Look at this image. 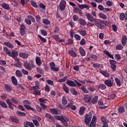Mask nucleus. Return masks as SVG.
<instances>
[{
	"label": "nucleus",
	"instance_id": "53",
	"mask_svg": "<svg viewBox=\"0 0 127 127\" xmlns=\"http://www.w3.org/2000/svg\"><path fill=\"white\" fill-rule=\"evenodd\" d=\"M39 37L41 40V41H42V42H43L44 43H45L46 42V41H47V40L45 38H43V37H42L41 36L39 35Z\"/></svg>",
	"mask_w": 127,
	"mask_h": 127
},
{
	"label": "nucleus",
	"instance_id": "33",
	"mask_svg": "<svg viewBox=\"0 0 127 127\" xmlns=\"http://www.w3.org/2000/svg\"><path fill=\"white\" fill-rule=\"evenodd\" d=\"M43 23L46 25H48L50 23V21L47 18H44L43 19Z\"/></svg>",
	"mask_w": 127,
	"mask_h": 127
},
{
	"label": "nucleus",
	"instance_id": "61",
	"mask_svg": "<svg viewBox=\"0 0 127 127\" xmlns=\"http://www.w3.org/2000/svg\"><path fill=\"white\" fill-rule=\"evenodd\" d=\"M45 91L48 93H49V92H50V86H49L48 85H46L45 88Z\"/></svg>",
	"mask_w": 127,
	"mask_h": 127
},
{
	"label": "nucleus",
	"instance_id": "38",
	"mask_svg": "<svg viewBox=\"0 0 127 127\" xmlns=\"http://www.w3.org/2000/svg\"><path fill=\"white\" fill-rule=\"evenodd\" d=\"M70 107H71V110H72L73 111H75V110H76V106L75 105H72V104H68L66 108H70Z\"/></svg>",
	"mask_w": 127,
	"mask_h": 127
},
{
	"label": "nucleus",
	"instance_id": "64",
	"mask_svg": "<svg viewBox=\"0 0 127 127\" xmlns=\"http://www.w3.org/2000/svg\"><path fill=\"white\" fill-rule=\"evenodd\" d=\"M85 44H86V40L82 39L80 41V45H85Z\"/></svg>",
	"mask_w": 127,
	"mask_h": 127
},
{
	"label": "nucleus",
	"instance_id": "44",
	"mask_svg": "<svg viewBox=\"0 0 127 127\" xmlns=\"http://www.w3.org/2000/svg\"><path fill=\"white\" fill-rule=\"evenodd\" d=\"M104 54H105L106 55H107V56H108L109 57H110V58H112V59H114V56L111 55L109 52L107 51H104Z\"/></svg>",
	"mask_w": 127,
	"mask_h": 127
},
{
	"label": "nucleus",
	"instance_id": "51",
	"mask_svg": "<svg viewBox=\"0 0 127 127\" xmlns=\"http://www.w3.org/2000/svg\"><path fill=\"white\" fill-rule=\"evenodd\" d=\"M98 88L101 90H105V89L107 88V86H106L105 84H100L99 85Z\"/></svg>",
	"mask_w": 127,
	"mask_h": 127
},
{
	"label": "nucleus",
	"instance_id": "27",
	"mask_svg": "<svg viewBox=\"0 0 127 127\" xmlns=\"http://www.w3.org/2000/svg\"><path fill=\"white\" fill-rule=\"evenodd\" d=\"M120 20H127V19L126 17V15H125V13H121L120 15Z\"/></svg>",
	"mask_w": 127,
	"mask_h": 127
},
{
	"label": "nucleus",
	"instance_id": "48",
	"mask_svg": "<svg viewBox=\"0 0 127 127\" xmlns=\"http://www.w3.org/2000/svg\"><path fill=\"white\" fill-rule=\"evenodd\" d=\"M113 4H114V2H113L111 0H108L106 2V5H107V6H113Z\"/></svg>",
	"mask_w": 127,
	"mask_h": 127
},
{
	"label": "nucleus",
	"instance_id": "10",
	"mask_svg": "<svg viewBox=\"0 0 127 127\" xmlns=\"http://www.w3.org/2000/svg\"><path fill=\"white\" fill-rule=\"evenodd\" d=\"M53 38L55 39L56 41H58V42H64V41H65L64 39H60V38L59 37V35H53Z\"/></svg>",
	"mask_w": 127,
	"mask_h": 127
},
{
	"label": "nucleus",
	"instance_id": "62",
	"mask_svg": "<svg viewBox=\"0 0 127 127\" xmlns=\"http://www.w3.org/2000/svg\"><path fill=\"white\" fill-rule=\"evenodd\" d=\"M92 65L94 68H100L101 66V64L98 63H93Z\"/></svg>",
	"mask_w": 127,
	"mask_h": 127
},
{
	"label": "nucleus",
	"instance_id": "19",
	"mask_svg": "<svg viewBox=\"0 0 127 127\" xmlns=\"http://www.w3.org/2000/svg\"><path fill=\"white\" fill-rule=\"evenodd\" d=\"M36 63L38 66H41V65L42 64L41 59L39 57H37L36 58Z\"/></svg>",
	"mask_w": 127,
	"mask_h": 127
},
{
	"label": "nucleus",
	"instance_id": "22",
	"mask_svg": "<svg viewBox=\"0 0 127 127\" xmlns=\"http://www.w3.org/2000/svg\"><path fill=\"white\" fill-rule=\"evenodd\" d=\"M98 99V96H95L91 100L92 104H97Z\"/></svg>",
	"mask_w": 127,
	"mask_h": 127
},
{
	"label": "nucleus",
	"instance_id": "16",
	"mask_svg": "<svg viewBox=\"0 0 127 127\" xmlns=\"http://www.w3.org/2000/svg\"><path fill=\"white\" fill-rule=\"evenodd\" d=\"M4 45H5V46H7V47H8V48H10L11 49H12V48H13L14 47L13 45H12V44H11L9 42H4Z\"/></svg>",
	"mask_w": 127,
	"mask_h": 127
},
{
	"label": "nucleus",
	"instance_id": "18",
	"mask_svg": "<svg viewBox=\"0 0 127 127\" xmlns=\"http://www.w3.org/2000/svg\"><path fill=\"white\" fill-rule=\"evenodd\" d=\"M77 32H78L81 36H86V35H87V32H86L85 30H77Z\"/></svg>",
	"mask_w": 127,
	"mask_h": 127
},
{
	"label": "nucleus",
	"instance_id": "26",
	"mask_svg": "<svg viewBox=\"0 0 127 127\" xmlns=\"http://www.w3.org/2000/svg\"><path fill=\"white\" fill-rule=\"evenodd\" d=\"M101 120L102 124H109V121L107 120L105 117L102 116Z\"/></svg>",
	"mask_w": 127,
	"mask_h": 127
},
{
	"label": "nucleus",
	"instance_id": "56",
	"mask_svg": "<svg viewBox=\"0 0 127 127\" xmlns=\"http://www.w3.org/2000/svg\"><path fill=\"white\" fill-rule=\"evenodd\" d=\"M12 122H13V123H15V124H17L18 123V120H17V118L16 117H12L11 118Z\"/></svg>",
	"mask_w": 127,
	"mask_h": 127
},
{
	"label": "nucleus",
	"instance_id": "17",
	"mask_svg": "<svg viewBox=\"0 0 127 127\" xmlns=\"http://www.w3.org/2000/svg\"><path fill=\"white\" fill-rule=\"evenodd\" d=\"M127 36L126 35H124L122 37V45L125 46V45H126V44H127Z\"/></svg>",
	"mask_w": 127,
	"mask_h": 127
},
{
	"label": "nucleus",
	"instance_id": "52",
	"mask_svg": "<svg viewBox=\"0 0 127 127\" xmlns=\"http://www.w3.org/2000/svg\"><path fill=\"white\" fill-rule=\"evenodd\" d=\"M118 111L119 113H121V114H123L124 112H125V108L123 106H121L119 108Z\"/></svg>",
	"mask_w": 127,
	"mask_h": 127
},
{
	"label": "nucleus",
	"instance_id": "3",
	"mask_svg": "<svg viewBox=\"0 0 127 127\" xmlns=\"http://www.w3.org/2000/svg\"><path fill=\"white\" fill-rule=\"evenodd\" d=\"M24 66H25L27 70H31L32 68H35L34 62H33V60H30L28 62H24Z\"/></svg>",
	"mask_w": 127,
	"mask_h": 127
},
{
	"label": "nucleus",
	"instance_id": "8",
	"mask_svg": "<svg viewBox=\"0 0 127 127\" xmlns=\"http://www.w3.org/2000/svg\"><path fill=\"white\" fill-rule=\"evenodd\" d=\"M9 57H12V58H16L18 56V52L15 50H12L9 54Z\"/></svg>",
	"mask_w": 127,
	"mask_h": 127
},
{
	"label": "nucleus",
	"instance_id": "54",
	"mask_svg": "<svg viewBox=\"0 0 127 127\" xmlns=\"http://www.w3.org/2000/svg\"><path fill=\"white\" fill-rule=\"evenodd\" d=\"M84 101L85 103H89L90 101H91V97L90 96H86L84 98Z\"/></svg>",
	"mask_w": 127,
	"mask_h": 127
},
{
	"label": "nucleus",
	"instance_id": "28",
	"mask_svg": "<svg viewBox=\"0 0 127 127\" xmlns=\"http://www.w3.org/2000/svg\"><path fill=\"white\" fill-rule=\"evenodd\" d=\"M63 89L66 94H69V88H68L65 84L63 85Z\"/></svg>",
	"mask_w": 127,
	"mask_h": 127
},
{
	"label": "nucleus",
	"instance_id": "4",
	"mask_svg": "<svg viewBox=\"0 0 127 127\" xmlns=\"http://www.w3.org/2000/svg\"><path fill=\"white\" fill-rule=\"evenodd\" d=\"M39 101L40 102V105L41 106V108L43 110H45V109H47V106L45 105L44 104H46L47 102H48V100L47 99H44V98H41L39 99Z\"/></svg>",
	"mask_w": 127,
	"mask_h": 127
},
{
	"label": "nucleus",
	"instance_id": "43",
	"mask_svg": "<svg viewBox=\"0 0 127 127\" xmlns=\"http://www.w3.org/2000/svg\"><path fill=\"white\" fill-rule=\"evenodd\" d=\"M3 49H4V52L6 54H7V55H8V56H9V54H10V50H9V49H8V48H7L6 47H4Z\"/></svg>",
	"mask_w": 127,
	"mask_h": 127
},
{
	"label": "nucleus",
	"instance_id": "50",
	"mask_svg": "<svg viewBox=\"0 0 127 127\" xmlns=\"http://www.w3.org/2000/svg\"><path fill=\"white\" fill-rule=\"evenodd\" d=\"M46 82L49 85H50L51 86H53V85H54V82L50 79H47Z\"/></svg>",
	"mask_w": 127,
	"mask_h": 127
},
{
	"label": "nucleus",
	"instance_id": "39",
	"mask_svg": "<svg viewBox=\"0 0 127 127\" xmlns=\"http://www.w3.org/2000/svg\"><path fill=\"white\" fill-rule=\"evenodd\" d=\"M70 92L72 95H77V91H76V89H75V88H70Z\"/></svg>",
	"mask_w": 127,
	"mask_h": 127
},
{
	"label": "nucleus",
	"instance_id": "40",
	"mask_svg": "<svg viewBox=\"0 0 127 127\" xmlns=\"http://www.w3.org/2000/svg\"><path fill=\"white\" fill-rule=\"evenodd\" d=\"M16 115H17L19 117H25L26 114L23 112H20V111H17L16 112Z\"/></svg>",
	"mask_w": 127,
	"mask_h": 127
},
{
	"label": "nucleus",
	"instance_id": "46",
	"mask_svg": "<svg viewBox=\"0 0 127 127\" xmlns=\"http://www.w3.org/2000/svg\"><path fill=\"white\" fill-rule=\"evenodd\" d=\"M46 118L48 120H53V116L48 113L46 114Z\"/></svg>",
	"mask_w": 127,
	"mask_h": 127
},
{
	"label": "nucleus",
	"instance_id": "59",
	"mask_svg": "<svg viewBox=\"0 0 127 127\" xmlns=\"http://www.w3.org/2000/svg\"><path fill=\"white\" fill-rule=\"evenodd\" d=\"M33 124H34V125L36 127H39V125H40L39 122H38V121L37 120H33Z\"/></svg>",
	"mask_w": 127,
	"mask_h": 127
},
{
	"label": "nucleus",
	"instance_id": "14",
	"mask_svg": "<svg viewBox=\"0 0 127 127\" xmlns=\"http://www.w3.org/2000/svg\"><path fill=\"white\" fill-rule=\"evenodd\" d=\"M68 55L71 57H77V53L73 50H69L68 51Z\"/></svg>",
	"mask_w": 127,
	"mask_h": 127
},
{
	"label": "nucleus",
	"instance_id": "31",
	"mask_svg": "<svg viewBox=\"0 0 127 127\" xmlns=\"http://www.w3.org/2000/svg\"><path fill=\"white\" fill-rule=\"evenodd\" d=\"M30 2L31 5H32V6H33L34 7H35V8H37V7H38V5H37V3L34 0H31L30 1Z\"/></svg>",
	"mask_w": 127,
	"mask_h": 127
},
{
	"label": "nucleus",
	"instance_id": "11",
	"mask_svg": "<svg viewBox=\"0 0 127 127\" xmlns=\"http://www.w3.org/2000/svg\"><path fill=\"white\" fill-rule=\"evenodd\" d=\"M104 84L108 87H113V81L112 80L108 79L105 81Z\"/></svg>",
	"mask_w": 127,
	"mask_h": 127
},
{
	"label": "nucleus",
	"instance_id": "57",
	"mask_svg": "<svg viewBox=\"0 0 127 127\" xmlns=\"http://www.w3.org/2000/svg\"><path fill=\"white\" fill-rule=\"evenodd\" d=\"M115 97H116V95L115 94H110L108 96V100H114L115 99Z\"/></svg>",
	"mask_w": 127,
	"mask_h": 127
},
{
	"label": "nucleus",
	"instance_id": "41",
	"mask_svg": "<svg viewBox=\"0 0 127 127\" xmlns=\"http://www.w3.org/2000/svg\"><path fill=\"white\" fill-rule=\"evenodd\" d=\"M0 106L2 108H5V109H7V105L4 102L0 101Z\"/></svg>",
	"mask_w": 127,
	"mask_h": 127
},
{
	"label": "nucleus",
	"instance_id": "45",
	"mask_svg": "<svg viewBox=\"0 0 127 127\" xmlns=\"http://www.w3.org/2000/svg\"><path fill=\"white\" fill-rule=\"evenodd\" d=\"M100 73L103 75L105 77H109L110 76V74L108 72H107L106 71H104L103 70L100 71Z\"/></svg>",
	"mask_w": 127,
	"mask_h": 127
},
{
	"label": "nucleus",
	"instance_id": "7",
	"mask_svg": "<svg viewBox=\"0 0 127 127\" xmlns=\"http://www.w3.org/2000/svg\"><path fill=\"white\" fill-rule=\"evenodd\" d=\"M60 9L63 11L65 10V8H66V1L65 0H62L60 2L59 4Z\"/></svg>",
	"mask_w": 127,
	"mask_h": 127
},
{
	"label": "nucleus",
	"instance_id": "5",
	"mask_svg": "<svg viewBox=\"0 0 127 127\" xmlns=\"http://www.w3.org/2000/svg\"><path fill=\"white\" fill-rule=\"evenodd\" d=\"M92 117L93 116L91 114H86L85 115L84 123L86 126H89V124H90Z\"/></svg>",
	"mask_w": 127,
	"mask_h": 127
},
{
	"label": "nucleus",
	"instance_id": "1",
	"mask_svg": "<svg viewBox=\"0 0 127 127\" xmlns=\"http://www.w3.org/2000/svg\"><path fill=\"white\" fill-rule=\"evenodd\" d=\"M85 16L89 21H90V22H94L96 26L98 27V28H100V29H103L107 26L106 23H105L104 21H100V20L95 19L92 14L89 13H86L85 14Z\"/></svg>",
	"mask_w": 127,
	"mask_h": 127
},
{
	"label": "nucleus",
	"instance_id": "20",
	"mask_svg": "<svg viewBox=\"0 0 127 127\" xmlns=\"http://www.w3.org/2000/svg\"><path fill=\"white\" fill-rule=\"evenodd\" d=\"M79 51L80 54L82 56H85V55H86V52H85V50H84V49L82 47H79Z\"/></svg>",
	"mask_w": 127,
	"mask_h": 127
},
{
	"label": "nucleus",
	"instance_id": "55",
	"mask_svg": "<svg viewBox=\"0 0 127 127\" xmlns=\"http://www.w3.org/2000/svg\"><path fill=\"white\" fill-rule=\"evenodd\" d=\"M67 78H68L67 76H65L63 78L59 79L58 82H59L60 83H62V82H65V81H66V80H67Z\"/></svg>",
	"mask_w": 127,
	"mask_h": 127
},
{
	"label": "nucleus",
	"instance_id": "37",
	"mask_svg": "<svg viewBox=\"0 0 127 127\" xmlns=\"http://www.w3.org/2000/svg\"><path fill=\"white\" fill-rule=\"evenodd\" d=\"M99 16L100 18H102L103 19H107V15L103 13H99Z\"/></svg>",
	"mask_w": 127,
	"mask_h": 127
},
{
	"label": "nucleus",
	"instance_id": "35",
	"mask_svg": "<svg viewBox=\"0 0 127 127\" xmlns=\"http://www.w3.org/2000/svg\"><path fill=\"white\" fill-rule=\"evenodd\" d=\"M27 19H29V20H31L32 22H35V18L32 15H28Z\"/></svg>",
	"mask_w": 127,
	"mask_h": 127
},
{
	"label": "nucleus",
	"instance_id": "12",
	"mask_svg": "<svg viewBox=\"0 0 127 127\" xmlns=\"http://www.w3.org/2000/svg\"><path fill=\"white\" fill-rule=\"evenodd\" d=\"M66 84L70 87H76V83H75L74 81L70 80L69 79H67L66 80Z\"/></svg>",
	"mask_w": 127,
	"mask_h": 127
},
{
	"label": "nucleus",
	"instance_id": "13",
	"mask_svg": "<svg viewBox=\"0 0 127 127\" xmlns=\"http://www.w3.org/2000/svg\"><path fill=\"white\" fill-rule=\"evenodd\" d=\"M19 55L20 57L23 59H27V58H28V54L26 53H20Z\"/></svg>",
	"mask_w": 127,
	"mask_h": 127
},
{
	"label": "nucleus",
	"instance_id": "63",
	"mask_svg": "<svg viewBox=\"0 0 127 127\" xmlns=\"http://www.w3.org/2000/svg\"><path fill=\"white\" fill-rule=\"evenodd\" d=\"M11 102L13 103H14L15 104H18V101L16 98H15L14 97H13L11 99Z\"/></svg>",
	"mask_w": 127,
	"mask_h": 127
},
{
	"label": "nucleus",
	"instance_id": "60",
	"mask_svg": "<svg viewBox=\"0 0 127 127\" xmlns=\"http://www.w3.org/2000/svg\"><path fill=\"white\" fill-rule=\"evenodd\" d=\"M26 125H27V126H28L29 127H34V124H33L32 122H29L28 121H27L26 122Z\"/></svg>",
	"mask_w": 127,
	"mask_h": 127
},
{
	"label": "nucleus",
	"instance_id": "2",
	"mask_svg": "<svg viewBox=\"0 0 127 127\" xmlns=\"http://www.w3.org/2000/svg\"><path fill=\"white\" fill-rule=\"evenodd\" d=\"M54 117L56 120L60 121L64 126L68 127V124L67 123L68 120L65 116H55Z\"/></svg>",
	"mask_w": 127,
	"mask_h": 127
},
{
	"label": "nucleus",
	"instance_id": "6",
	"mask_svg": "<svg viewBox=\"0 0 127 127\" xmlns=\"http://www.w3.org/2000/svg\"><path fill=\"white\" fill-rule=\"evenodd\" d=\"M23 103L24 104V106L25 107V109L30 111H35L33 108L29 106V105H31V103L30 102V101L28 100H24Z\"/></svg>",
	"mask_w": 127,
	"mask_h": 127
},
{
	"label": "nucleus",
	"instance_id": "58",
	"mask_svg": "<svg viewBox=\"0 0 127 127\" xmlns=\"http://www.w3.org/2000/svg\"><path fill=\"white\" fill-rule=\"evenodd\" d=\"M88 127H96V122H95L94 121H91L90 123V124H89V126H88Z\"/></svg>",
	"mask_w": 127,
	"mask_h": 127
},
{
	"label": "nucleus",
	"instance_id": "34",
	"mask_svg": "<svg viewBox=\"0 0 127 127\" xmlns=\"http://www.w3.org/2000/svg\"><path fill=\"white\" fill-rule=\"evenodd\" d=\"M79 113L81 115H84V113H85V107H81Z\"/></svg>",
	"mask_w": 127,
	"mask_h": 127
},
{
	"label": "nucleus",
	"instance_id": "15",
	"mask_svg": "<svg viewBox=\"0 0 127 127\" xmlns=\"http://www.w3.org/2000/svg\"><path fill=\"white\" fill-rule=\"evenodd\" d=\"M78 7L80 9H83V8H86L87 9H89L90 8V7L88 6V5L84 4H78Z\"/></svg>",
	"mask_w": 127,
	"mask_h": 127
},
{
	"label": "nucleus",
	"instance_id": "36",
	"mask_svg": "<svg viewBox=\"0 0 127 127\" xmlns=\"http://www.w3.org/2000/svg\"><path fill=\"white\" fill-rule=\"evenodd\" d=\"M81 90L83 92V93H85L86 94H88V93H89V91L84 86L81 87Z\"/></svg>",
	"mask_w": 127,
	"mask_h": 127
},
{
	"label": "nucleus",
	"instance_id": "21",
	"mask_svg": "<svg viewBox=\"0 0 127 127\" xmlns=\"http://www.w3.org/2000/svg\"><path fill=\"white\" fill-rule=\"evenodd\" d=\"M1 6L3 8H4V9H9V8H10V7H9V5H8V4L6 3H3L1 4Z\"/></svg>",
	"mask_w": 127,
	"mask_h": 127
},
{
	"label": "nucleus",
	"instance_id": "25",
	"mask_svg": "<svg viewBox=\"0 0 127 127\" xmlns=\"http://www.w3.org/2000/svg\"><path fill=\"white\" fill-rule=\"evenodd\" d=\"M50 111L51 113L54 114L55 115H58V114L59 113L58 109L55 108L50 109Z\"/></svg>",
	"mask_w": 127,
	"mask_h": 127
},
{
	"label": "nucleus",
	"instance_id": "32",
	"mask_svg": "<svg viewBox=\"0 0 127 127\" xmlns=\"http://www.w3.org/2000/svg\"><path fill=\"white\" fill-rule=\"evenodd\" d=\"M11 80H12V83L15 85H17V80H16V78H15V76H13L11 77Z\"/></svg>",
	"mask_w": 127,
	"mask_h": 127
},
{
	"label": "nucleus",
	"instance_id": "24",
	"mask_svg": "<svg viewBox=\"0 0 127 127\" xmlns=\"http://www.w3.org/2000/svg\"><path fill=\"white\" fill-rule=\"evenodd\" d=\"M4 88L7 92H11L12 91V87L10 86H8L7 84H5Z\"/></svg>",
	"mask_w": 127,
	"mask_h": 127
},
{
	"label": "nucleus",
	"instance_id": "29",
	"mask_svg": "<svg viewBox=\"0 0 127 127\" xmlns=\"http://www.w3.org/2000/svg\"><path fill=\"white\" fill-rule=\"evenodd\" d=\"M15 74L16 75V76L18 77L19 78L22 77V73L19 70H16Z\"/></svg>",
	"mask_w": 127,
	"mask_h": 127
},
{
	"label": "nucleus",
	"instance_id": "30",
	"mask_svg": "<svg viewBox=\"0 0 127 127\" xmlns=\"http://www.w3.org/2000/svg\"><path fill=\"white\" fill-rule=\"evenodd\" d=\"M115 80L117 86H119V87H121V86L122 85L121 80L118 77L115 78Z\"/></svg>",
	"mask_w": 127,
	"mask_h": 127
},
{
	"label": "nucleus",
	"instance_id": "47",
	"mask_svg": "<svg viewBox=\"0 0 127 127\" xmlns=\"http://www.w3.org/2000/svg\"><path fill=\"white\" fill-rule=\"evenodd\" d=\"M88 90L90 91V92H95L97 91V89H96L95 87L92 86L88 87Z\"/></svg>",
	"mask_w": 127,
	"mask_h": 127
},
{
	"label": "nucleus",
	"instance_id": "42",
	"mask_svg": "<svg viewBox=\"0 0 127 127\" xmlns=\"http://www.w3.org/2000/svg\"><path fill=\"white\" fill-rule=\"evenodd\" d=\"M62 103L64 105H67V103H68V101L66 98V97L63 96L62 98Z\"/></svg>",
	"mask_w": 127,
	"mask_h": 127
},
{
	"label": "nucleus",
	"instance_id": "23",
	"mask_svg": "<svg viewBox=\"0 0 127 127\" xmlns=\"http://www.w3.org/2000/svg\"><path fill=\"white\" fill-rule=\"evenodd\" d=\"M78 22L81 25H86V20L83 18H80L78 20Z\"/></svg>",
	"mask_w": 127,
	"mask_h": 127
},
{
	"label": "nucleus",
	"instance_id": "49",
	"mask_svg": "<svg viewBox=\"0 0 127 127\" xmlns=\"http://www.w3.org/2000/svg\"><path fill=\"white\" fill-rule=\"evenodd\" d=\"M74 38H75L76 40H78V41L81 40V36H80V35H78V34H75L74 35Z\"/></svg>",
	"mask_w": 127,
	"mask_h": 127
},
{
	"label": "nucleus",
	"instance_id": "9",
	"mask_svg": "<svg viewBox=\"0 0 127 127\" xmlns=\"http://www.w3.org/2000/svg\"><path fill=\"white\" fill-rule=\"evenodd\" d=\"M39 89V87H38V86H35L33 87V91L34 95H40V91L38 90Z\"/></svg>",
	"mask_w": 127,
	"mask_h": 127
}]
</instances>
